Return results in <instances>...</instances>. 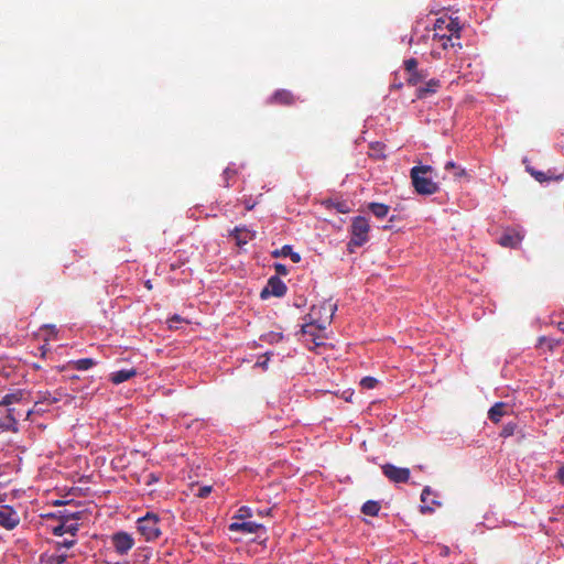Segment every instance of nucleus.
<instances>
[{
    "label": "nucleus",
    "instance_id": "423d86ee",
    "mask_svg": "<svg viewBox=\"0 0 564 564\" xmlns=\"http://www.w3.org/2000/svg\"><path fill=\"white\" fill-rule=\"evenodd\" d=\"M285 283L278 276L273 275L268 280L267 286L261 291V299H267L270 295L281 297L286 293Z\"/></svg>",
    "mask_w": 564,
    "mask_h": 564
},
{
    "label": "nucleus",
    "instance_id": "6ab92c4d",
    "mask_svg": "<svg viewBox=\"0 0 564 564\" xmlns=\"http://www.w3.org/2000/svg\"><path fill=\"white\" fill-rule=\"evenodd\" d=\"M97 361L93 358H80L77 360H72L69 362L70 368L77 371H86L96 366Z\"/></svg>",
    "mask_w": 564,
    "mask_h": 564
},
{
    "label": "nucleus",
    "instance_id": "a878e982",
    "mask_svg": "<svg viewBox=\"0 0 564 564\" xmlns=\"http://www.w3.org/2000/svg\"><path fill=\"white\" fill-rule=\"evenodd\" d=\"M445 170L449 171L452 170L453 173H454V177L455 178H460L463 176L466 175V171L465 169L460 167L459 165H457L455 162L453 161H449L445 164Z\"/></svg>",
    "mask_w": 564,
    "mask_h": 564
},
{
    "label": "nucleus",
    "instance_id": "de8ad7c7",
    "mask_svg": "<svg viewBox=\"0 0 564 564\" xmlns=\"http://www.w3.org/2000/svg\"><path fill=\"white\" fill-rule=\"evenodd\" d=\"M145 286H147L149 290H151V289H152V285H151V283H150V281H149V280L145 282Z\"/></svg>",
    "mask_w": 564,
    "mask_h": 564
},
{
    "label": "nucleus",
    "instance_id": "72a5a7b5",
    "mask_svg": "<svg viewBox=\"0 0 564 564\" xmlns=\"http://www.w3.org/2000/svg\"><path fill=\"white\" fill-rule=\"evenodd\" d=\"M446 17H441L436 19L434 23V30L435 33H441L442 31L446 30Z\"/></svg>",
    "mask_w": 564,
    "mask_h": 564
},
{
    "label": "nucleus",
    "instance_id": "f257e3e1",
    "mask_svg": "<svg viewBox=\"0 0 564 564\" xmlns=\"http://www.w3.org/2000/svg\"><path fill=\"white\" fill-rule=\"evenodd\" d=\"M336 310L337 305L332 301H324L319 305H314L308 314L311 323L303 326V333H311L310 328L313 325H316L319 330L325 329L330 324Z\"/></svg>",
    "mask_w": 564,
    "mask_h": 564
},
{
    "label": "nucleus",
    "instance_id": "4468645a",
    "mask_svg": "<svg viewBox=\"0 0 564 564\" xmlns=\"http://www.w3.org/2000/svg\"><path fill=\"white\" fill-rule=\"evenodd\" d=\"M230 235L235 238L238 246H245L254 238V232L246 227H237Z\"/></svg>",
    "mask_w": 564,
    "mask_h": 564
},
{
    "label": "nucleus",
    "instance_id": "5701e85b",
    "mask_svg": "<svg viewBox=\"0 0 564 564\" xmlns=\"http://www.w3.org/2000/svg\"><path fill=\"white\" fill-rule=\"evenodd\" d=\"M368 208L379 219L387 217L390 210V207L382 203H370Z\"/></svg>",
    "mask_w": 564,
    "mask_h": 564
},
{
    "label": "nucleus",
    "instance_id": "39448f33",
    "mask_svg": "<svg viewBox=\"0 0 564 564\" xmlns=\"http://www.w3.org/2000/svg\"><path fill=\"white\" fill-rule=\"evenodd\" d=\"M137 530L145 541H153L158 539L161 534L159 518L153 513H147L138 520Z\"/></svg>",
    "mask_w": 564,
    "mask_h": 564
},
{
    "label": "nucleus",
    "instance_id": "473e14b6",
    "mask_svg": "<svg viewBox=\"0 0 564 564\" xmlns=\"http://www.w3.org/2000/svg\"><path fill=\"white\" fill-rule=\"evenodd\" d=\"M76 544V540L72 536V539H64L63 541H57L55 543L56 549L59 550L61 547L70 549Z\"/></svg>",
    "mask_w": 564,
    "mask_h": 564
},
{
    "label": "nucleus",
    "instance_id": "9d476101",
    "mask_svg": "<svg viewBox=\"0 0 564 564\" xmlns=\"http://www.w3.org/2000/svg\"><path fill=\"white\" fill-rule=\"evenodd\" d=\"M297 97L288 89L275 90L268 99L269 105L293 106L297 101Z\"/></svg>",
    "mask_w": 564,
    "mask_h": 564
},
{
    "label": "nucleus",
    "instance_id": "dca6fc26",
    "mask_svg": "<svg viewBox=\"0 0 564 564\" xmlns=\"http://www.w3.org/2000/svg\"><path fill=\"white\" fill-rule=\"evenodd\" d=\"M440 80L432 78L424 86L417 88L416 97L419 99L425 98L429 94H434L440 88Z\"/></svg>",
    "mask_w": 564,
    "mask_h": 564
},
{
    "label": "nucleus",
    "instance_id": "393cba45",
    "mask_svg": "<svg viewBox=\"0 0 564 564\" xmlns=\"http://www.w3.org/2000/svg\"><path fill=\"white\" fill-rule=\"evenodd\" d=\"M446 30L449 32V35H455L457 39L459 37L460 32V23L458 18H448L446 17Z\"/></svg>",
    "mask_w": 564,
    "mask_h": 564
},
{
    "label": "nucleus",
    "instance_id": "2f4dec72",
    "mask_svg": "<svg viewBox=\"0 0 564 564\" xmlns=\"http://www.w3.org/2000/svg\"><path fill=\"white\" fill-rule=\"evenodd\" d=\"M236 176V171L230 169V167H227L224 173H223V177H224V186L225 187H230V180L232 177Z\"/></svg>",
    "mask_w": 564,
    "mask_h": 564
},
{
    "label": "nucleus",
    "instance_id": "37998d69",
    "mask_svg": "<svg viewBox=\"0 0 564 564\" xmlns=\"http://www.w3.org/2000/svg\"><path fill=\"white\" fill-rule=\"evenodd\" d=\"M336 208H337V210H338L339 213H347V212H348V209L346 208V205H345L344 203H338V204L336 205Z\"/></svg>",
    "mask_w": 564,
    "mask_h": 564
},
{
    "label": "nucleus",
    "instance_id": "79ce46f5",
    "mask_svg": "<svg viewBox=\"0 0 564 564\" xmlns=\"http://www.w3.org/2000/svg\"><path fill=\"white\" fill-rule=\"evenodd\" d=\"M557 478L564 485V465L557 471Z\"/></svg>",
    "mask_w": 564,
    "mask_h": 564
},
{
    "label": "nucleus",
    "instance_id": "aec40b11",
    "mask_svg": "<svg viewBox=\"0 0 564 564\" xmlns=\"http://www.w3.org/2000/svg\"><path fill=\"white\" fill-rule=\"evenodd\" d=\"M525 169H527V172H529L530 175L533 176L540 183H544V182H547V181H551V180L560 181V180L563 178V174H560L557 176H552V175H547L544 172L536 171V170H534L533 167H531L529 165H527Z\"/></svg>",
    "mask_w": 564,
    "mask_h": 564
},
{
    "label": "nucleus",
    "instance_id": "412c9836",
    "mask_svg": "<svg viewBox=\"0 0 564 564\" xmlns=\"http://www.w3.org/2000/svg\"><path fill=\"white\" fill-rule=\"evenodd\" d=\"M191 492L197 498H206L213 490L212 485L199 486L197 481H193L189 485Z\"/></svg>",
    "mask_w": 564,
    "mask_h": 564
},
{
    "label": "nucleus",
    "instance_id": "7c9ffc66",
    "mask_svg": "<svg viewBox=\"0 0 564 564\" xmlns=\"http://www.w3.org/2000/svg\"><path fill=\"white\" fill-rule=\"evenodd\" d=\"M378 384V380L373 377H365L360 381V386L365 389H373Z\"/></svg>",
    "mask_w": 564,
    "mask_h": 564
},
{
    "label": "nucleus",
    "instance_id": "a19ab883",
    "mask_svg": "<svg viewBox=\"0 0 564 564\" xmlns=\"http://www.w3.org/2000/svg\"><path fill=\"white\" fill-rule=\"evenodd\" d=\"M263 357H264V360H259L256 365L265 370L268 368L269 352H267Z\"/></svg>",
    "mask_w": 564,
    "mask_h": 564
},
{
    "label": "nucleus",
    "instance_id": "e433bc0d",
    "mask_svg": "<svg viewBox=\"0 0 564 564\" xmlns=\"http://www.w3.org/2000/svg\"><path fill=\"white\" fill-rule=\"evenodd\" d=\"M274 270H275L278 276L279 275H286L288 272H289L288 268L284 264H282V263H275L274 264Z\"/></svg>",
    "mask_w": 564,
    "mask_h": 564
},
{
    "label": "nucleus",
    "instance_id": "ddd939ff",
    "mask_svg": "<svg viewBox=\"0 0 564 564\" xmlns=\"http://www.w3.org/2000/svg\"><path fill=\"white\" fill-rule=\"evenodd\" d=\"M434 495L433 491L431 490L430 487H425L423 490H422V494H421V501H422V506H421V513H432L434 512L435 510V507H440L441 506V502L437 501L436 499H432L431 502L429 501V497Z\"/></svg>",
    "mask_w": 564,
    "mask_h": 564
},
{
    "label": "nucleus",
    "instance_id": "bb28decb",
    "mask_svg": "<svg viewBox=\"0 0 564 564\" xmlns=\"http://www.w3.org/2000/svg\"><path fill=\"white\" fill-rule=\"evenodd\" d=\"M425 77H426V75L422 70H415V72L409 73V77L406 80H408L409 85L416 86Z\"/></svg>",
    "mask_w": 564,
    "mask_h": 564
},
{
    "label": "nucleus",
    "instance_id": "8fccbe9b",
    "mask_svg": "<svg viewBox=\"0 0 564 564\" xmlns=\"http://www.w3.org/2000/svg\"><path fill=\"white\" fill-rule=\"evenodd\" d=\"M176 321V315H173L171 318H170V322H175Z\"/></svg>",
    "mask_w": 564,
    "mask_h": 564
},
{
    "label": "nucleus",
    "instance_id": "c756f323",
    "mask_svg": "<svg viewBox=\"0 0 564 564\" xmlns=\"http://www.w3.org/2000/svg\"><path fill=\"white\" fill-rule=\"evenodd\" d=\"M547 345L550 350H553L555 347L560 345V340H555L552 338H547L545 336H542L539 338V346Z\"/></svg>",
    "mask_w": 564,
    "mask_h": 564
},
{
    "label": "nucleus",
    "instance_id": "f704fd0d",
    "mask_svg": "<svg viewBox=\"0 0 564 564\" xmlns=\"http://www.w3.org/2000/svg\"><path fill=\"white\" fill-rule=\"evenodd\" d=\"M416 67H417V61L415 58H409V59L404 61V69L408 73L417 70Z\"/></svg>",
    "mask_w": 564,
    "mask_h": 564
},
{
    "label": "nucleus",
    "instance_id": "c03bdc74",
    "mask_svg": "<svg viewBox=\"0 0 564 564\" xmlns=\"http://www.w3.org/2000/svg\"><path fill=\"white\" fill-rule=\"evenodd\" d=\"M448 552H449V549H448L447 546H443V547H442V552H441V554H443V555H447V554H448Z\"/></svg>",
    "mask_w": 564,
    "mask_h": 564
},
{
    "label": "nucleus",
    "instance_id": "a211bd4d",
    "mask_svg": "<svg viewBox=\"0 0 564 564\" xmlns=\"http://www.w3.org/2000/svg\"><path fill=\"white\" fill-rule=\"evenodd\" d=\"M507 404L503 402L495 403L488 411V417L494 423H498L501 417L506 414Z\"/></svg>",
    "mask_w": 564,
    "mask_h": 564
},
{
    "label": "nucleus",
    "instance_id": "7ed1b4c3",
    "mask_svg": "<svg viewBox=\"0 0 564 564\" xmlns=\"http://www.w3.org/2000/svg\"><path fill=\"white\" fill-rule=\"evenodd\" d=\"M370 230L369 223L367 218L358 216L352 219L350 226V240L348 242V248L352 251V247H361L368 241V234Z\"/></svg>",
    "mask_w": 564,
    "mask_h": 564
},
{
    "label": "nucleus",
    "instance_id": "09e8293b",
    "mask_svg": "<svg viewBox=\"0 0 564 564\" xmlns=\"http://www.w3.org/2000/svg\"><path fill=\"white\" fill-rule=\"evenodd\" d=\"M377 147L380 149L382 148V145L380 143H377L376 145H372V149L375 150Z\"/></svg>",
    "mask_w": 564,
    "mask_h": 564
},
{
    "label": "nucleus",
    "instance_id": "f3484780",
    "mask_svg": "<svg viewBox=\"0 0 564 564\" xmlns=\"http://www.w3.org/2000/svg\"><path fill=\"white\" fill-rule=\"evenodd\" d=\"M272 257L273 258H279V257H290L291 260L294 262V263H297L301 261V256L300 253L297 252H294L292 247L289 246V245H285L283 246L281 249H276L274 251H272Z\"/></svg>",
    "mask_w": 564,
    "mask_h": 564
},
{
    "label": "nucleus",
    "instance_id": "6e6552de",
    "mask_svg": "<svg viewBox=\"0 0 564 564\" xmlns=\"http://www.w3.org/2000/svg\"><path fill=\"white\" fill-rule=\"evenodd\" d=\"M382 473L383 475L393 482H406L410 478V469L409 468H402L397 467L392 464H384L382 465Z\"/></svg>",
    "mask_w": 564,
    "mask_h": 564
},
{
    "label": "nucleus",
    "instance_id": "49530a36",
    "mask_svg": "<svg viewBox=\"0 0 564 564\" xmlns=\"http://www.w3.org/2000/svg\"><path fill=\"white\" fill-rule=\"evenodd\" d=\"M54 505H55V506H62V505H65V501H63V500H56V501L54 502Z\"/></svg>",
    "mask_w": 564,
    "mask_h": 564
},
{
    "label": "nucleus",
    "instance_id": "a18cd8bd",
    "mask_svg": "<svg viewBox=\"0 0 564 564\" xmlns=\"http://www.w3.org/2000/svg\"><path fill=\"white\" fill-rule=\"evenodd\" d=\"M6 422V416L3 419L0 417V429L4 430L3 423Z\"/></svg>",
    "mask_w": 564,
    "mask_h": 564
},
{
    "label": "nucleus",
    "instance_id": "1a4fd4ad",
    "mask_svg": "<svg viewBox=\"0 0 564 564\" xmlns=\"http://www.w3.org/2000/svg\"><path fill=\"white\" fill-rule=\"evenodd\" d=\"M20 523L19 513L10 506L0 507V525L6 530H13Z\"/></svg>",
    "mask_w": 564,
    "mask_h": 564
},
{
    "label": "nucleus",
    "instance_id": "4c0bfd02",
    "mask_svg": "<svg viewBox=\"0 0 564 564\" xmlns=\"http://www.w3.org/2000/svg\"><path fill=\"white\" fill-rule=\"evenodd\" d=\"M250 516H251L250 514V509L248 507L243 506V507L239 508L238 514L236 516V518L245 519V518L250 517Z\"/></svg>",
    "mask_w": 564,
    "mask_h": 564
},
{
    "label": "nucleus",
    "instance_id": "9b49d317",
    "mask_svg": "<svg viewBox=\"0 0 564 564\" xmlns=\"http://www.w3.org/2000/svg\"><path fill=\"white\" fill-rule=\"evenodd\" d=\"M32 414V410L28 409L24 411L18 410L15 408H8L7 409V415H6V422L3 423L6 431H17V423L19 417L22 415H25L29 417Z\"/></svg>",
    "mask_w": 564,
    "mask_h": 564
},
{
    "label": "nucleus",
    "instance_id": "2eb2a0df",
    "mask_svg": "<svg viewBox=\"0 0 564 564\" xmlns=\"http://www.w3.org/2000/svg\"><path fill=\"white\" fill-rule=\"evenodd\" d=\"M135 375H137V371H135L134 368L120 369V370L111 372L110 381L113 384H120V383H122L124 381H128L129 379H131Z\"/></svg>",
    "mask_w": 564,
    "mask_h": 564
},
{
    "label": "nucleus",
    "instance_id": "58836bf2",
    "mask_svg": "<svg viewBox=\"0 0 564 564\" xmlns=\"http://www.w3.org/2000/svg\"><path fill=\"white\" fill-rule=\"evenodd\" d=\"M264 338L270 343L279 341L282 339V334L269 333L268 335L264 336Z\"/></svg>",
    "mask_w": 564,
    "mask_h": 564
},
{
    "label": "nucleus",
    "instance_id": "0eeeda50",
    "mask_svg": "<svg viewBox=\"0 0 564 564\" xmlns=\"http://www.w3.org/2000/svg\"><path fill=\"white\" fill-rule=\"evenodd\" d=\"M112 545L116 552L120 555L127 554L134 545V540L131 534L120 531L111 536Z\"/></svg>",
    "mask_w": 564,
    "mask_h": 564
},
{
    "label": "nucleus",
    "instance_id": "4be33fe9",
    "mask_svg": "<svg viewBox=\"0 0 564 564\" xmlns=\"http://www.w3.org/2000/svg\"><path fill=\"white\" fill-rule=\"evenodd\" d=\"M521 236L519 234H510V232H506L503 234L500 238H499V243L502 246V247H510V248H514L517 247L520 241H521Z\"/></svg>",
    "mask_w": 564,
    "mask_h": 564
},
{
    "label": "nucleus",
    "instance_id": "c85d7f7f",
    "mask_svg": "<svg viewBox=\"0 0 564 564\" xmlns=\"http://www.w3.org/2000/svg\"><path fill=\"white\" fill-rule=\"evenodd\" d=\"M20 399H21V393L20 392H18V393H9V394H6L2 398L1 404L9 406V405L20 401Z\"/></svg>",
    "mask_w": 564,
    "mask_h": 564
},
{
    "label": "nucleus",
    "instance_id": "ea45409f",
    "mask_svg": "<svg viewBox=\"0 0 564 564\" xmlns=\"http://www.w3.org/2000/svg\"><path fill=\"white\" fill-rule=\"evenodd\" d=\"M513 431H514V426L509 424L503 427L501 435L505 437L510 436L513 434Z\"/></svg>",
    "mask_w": 564,
    "mask_h": 564
},
{
    "label": "nucleus",
    "instance_id": "c9c22d12",
    "mask_svg": "<svg viewBox=\"0 0 564 564\" xmlns=\"http://www.w3.org/2000/svg\"><path fill=\"white\" fill-rule=\"evenodd\" d=\"M67 560L66 554L52 555L50 558L51 564H64Z\"/></svg>",
    "mask_w": 564,
    "mask_h": 564
},
{
    "label": "nucleus",
    "instance_id": "cd10ccee",
    "mask_svg": "<svg viewBox=\"0 0 564 564\" xmlns=\"http://www.w3.org/2000/svg\"><path fill=\"white\" fill-rule=\"evenodd\" d=\"M453 35L446 34V33H435L434 39H438L442 41V47L444 50H447L448 47H453L454 43L452 42Z\"/></svg>",
    "mask_w": 564,
    "mask_h": 564
},
{
    "label": "nucleus",
    "instance_id": "f03ea898",
    "mask_svg": "<svg viewBox=\"0 0 564 564\" xmlns=\"http://www.w3.org/2000/svg\"><path fill=\"white\" fill-rule=\"evenodd\" d=\"M431 172L432 167L430 165H419L411 169V182L417 194L433 195L440 191L438 184L426 176V174Z\"/></svg>",
    "mask_w": 564,
    "mask_h": 564
},
{
    "label": "nucleus",
    "instance_id": "20e7f679",
    "mask_svg": "<svg viewBox=\"0 0 564 564\" xmlns=\"http://www.w3.org/2000/svg\"><path fill=\"white\" fill-rule=\"evenodd\" d=\"M58 518L59 523L57 525L52 527V533L56 536L70 534V536L74 538L79 530V524L77 523V520L80 519V512H61Z\"/></svg>",
    "mask_w": 564,
    "mask_h": 564
},
{
    "label": "nucleus",
    "instance_id": "f8f14e48",
    "mask_svg": "<svg viewBox=\"0 0 564 564\" xmlns=\"http://www.w3.org/2000/svg\"><path fill=\"white\" fill-rule=\"evenodd\" d=\"M231 532L257 533L263 530V525L252 521H236L229 524Z\"/></svg>",
    "mask_w": 564,
    "mask_h": 564
},
{
    "label": "nucleus",
    "instance_id": "b1692460",
    "mask_svg": "<svg viewBox=\"0 0 564 564\" xmlns=\"http://www.w3.org/2000/svg\"><path fill=\"white\" fill-rule=\"evenodd\" d=\"M381 506L378 501L368 500L361 507V512L366 516L376 517L378 516Z\"/></svg>",
    "mask_w": 564,
    "mask_h": 564
}]
</instances>
